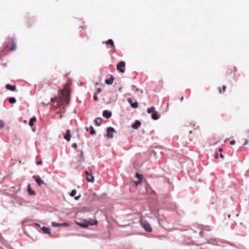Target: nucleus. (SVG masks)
Listing matches in <instances>:
<instances>
[{
	"instance_id": "obj_1",
	"label": "nucleus",
	"mask_w": 249,
	"mask_h": 249,
	"mask_svg": "<svg viewBox=\"0 0 249 249\" xmlns=\"http://www.w3.org/2000/svg\"><path fill=\"white\" fill-rule=\"evenodd\" d=\"M69 96V92L64 90L61 92V97L51 98V100L52 102H56L58 106H61L63 105L64 103H66L67 104H69L70 101Z\"/></svg>"
},
{
	"instance_id": "obj_2",
	"label": "nucleus",
	"mask_w": 249,
	"mask_h": 249,
	"mask_svg": "<svg viewBox=\"0 0 249 249\" xmlns=\"http://www.w3.org/2000/svg\"><path fill=\"white\" fill-rule=\"evenodd\" d=\"M140 224L145 231L149 232H152V228L150 224L146 220L143 219H141Z\"/></svg>"
},
{
	"instance_id": "obj_3",
	"label": "nucleus",
	"mask_w": 249,
	"mask_h": 249,
	"mask_svg": "<svg viewBox=\"0 0 249 249\" xmlns=\"http://www.w3.org/2000/svg\"><path fill=\"white\" fill-rule=\"evenodd\" d=\"M97 224V221L94 220L93 222H88L87 221H85L84 222H78L77 224L82 228H87L89 225L93 226Z\"/></svg>"
},
{
	"instance_id": "obj_4",
	"label": "nucleus",
	"mask_w": 249,
	"mask_h": 249,
	"mask_svg": "<svg viewBox=\"0 0 249 249\" xmlns=\"http://www.w3.org/2000/svg\"><path fill=\"white\" fill-rule=\"evenodd\" d=\"M16 45L15 42V39L12 38L11 43H7L5 46V49H7L9 51H14L16 49Z\"/></svg>"
},
{
	"instance_id": "obj_5",
	"label": "nucleus",
	"mask_w": 249,
	"mask_h": 249,
	"mask_svg": "<svg viewBox=\"0 0 249 249\" xmlns=\"http://www.w3.org/2000/svg\"><path fill=\"white\" fill-rule=\"evenodd\" d=\"M115 129L112 127H109L107 129V136L108 139H112L113 138V133H115Z\"/></svg>"
},
{
	"instance_id": "obj_6",
	"label": "nucleus",
	"mask_w": 249,
	"mask_h": 249,
	"mask_svg": "<svg viewBox=\"0 0 249 249\" xmlns=\"http://www.w3.org/2000/svg\"><path fill=\"white\" fill-rule=\"evenodd\" d=\"M33 178L35 179L36 182L39 186H41L42 185H44L45 186L46 185V183L42 180L39 176H33Z\"/></svg>"
},
{
	"instance_id": "obj_7",
	"label": "nucleus",
	"mask_w": 249,
	"mask_h": 249,
	"mask_svg": "<svg viewBox=\"0 0 249 249\" xmlns=\"http://www.w3.org/2000/svg\"><path fill=\"white\" fill-rule=\"evenodd\" d=\"M78 152L79 153L78 157H77V160L76 163L79 165H80L82 162H83L84 161L85 158L83 156V152L82 151L80 150L78 151Z\"/></svg>"
},
{
	"instance_id": "obj_8",
	"label": "nucleus",
	"mask_w": 249,
	"mask_h": 249,
	"mask_svg": "<svg viewBox=\"0 0 249 249\" xmlns=\"http://www.w3.org/2000/svg\"><path fill=\"white\" fill-rule=\"evenodd\" d=\"M85 174L86 175V179L88 182H93L94 180V178L91 173H90L88 171H85Z\"/></svg>"
},
{
	"instance_id": "obj_9",
	"label": "nucleus",
	"mask_w": 249,
	"mask_h": 249,
	"mask_svg": "<svg viewBox=\"0 0 249 249\" xmlns=\"http://www.w3.org/2000/svg\"><path fill=\"white\" fill-rule=\"evenodd\" d=\"M125 63L124 61H121L119 64L117 65V69L119 71L121 72L124 73V69H121V68L124 67L125 66Z\"/></svg>"
},
{
	"instance_id": "obj_10",
	"label": "nucleus",
	"mask_w": 249,
	"mask_h": 249,
	"mask_svg": "<svg viewBox=\"0 0 249 249\" xmlns=\"http://www.w3.org/2000/svg\"><path fill=\"white\" fill-rule=\"evenodd\" d=\"M127 102L130 104L131 107L132 108H136L138 107V103L137 102H135L134 103L133 102L131 98H129L127 99Z\"/></svg>"
},
{
	"instance_id": "obj_11",
	"label": "nucleus",
	"mask_w": 249,
	"mask_h": 249,
	"mask_svg": "<svg viewBox=\"0 0 249 249\" xmlns=\"http://www.w3.org/2000/svg\"><path fill=\"white\" fill-rule=\"evenodd\" d=\"M111 115V112L107 110H104L103 112V116L107 119H109Z\"/></svg>"
},
{
	"instance_id": "obj_12",
	"label": "nucleus",
	"mask_w": 249,
	"mask_h": 249,
	"mask_svg": "<svg viewBox=\"0 0 249 249\" xmlns=\"http://www.w3.org/2000/svg\"><path fill=\"white\" fill-rule=\"evenodd\" d=\"M64 138L67 141H70L71 138V131L69 129L67 130L66 134L65 135Z\"/></svg>"
},
{
	"instance_id": "obj_13",
	"label": "nucleus",
	"mask_w": 249,
	"mask_h": 249,
	"mask_svg": "<svg viewBox=\"0 0 249 249\" xmlns=\"http://www.w3.org/2000/svg\"><path fill=\"white\" fill-rule=\"evenodd\" d=\"M114 79V77L111 75L110 78L106 79L105 83L107 85H111L113 82Z\"/></svg>"
},
{
	"instance_id": "obj_14",
	"label": "nucleus",
	"mask_w": 249,
	"mask_h": 249,
	"mask_svg": "<svg viewBox=\"0 0 249 249\" xmlns=\"http://www.w3.org/2000/svg\"><path fill=\"white\" fill-rule=\"evenodd\" d=\"M41 230L43 231L46 234H50L51 233V229L50 228H48L45 226H43L41 228Z\"/></svg>"
},
{
	"instance_id": "obj_15",
	"label": "nucleus",
	"mask_w": 249,
	"mask_h": 249,
	"mask_svg": "<svg viewBox=\"0 0 249 249\" xmlns=\"http://www.w3.org/2000/svg\"><path fill=\"white\" fill-rule=\"evenodd\" d=\"M6 88L11 91H15L16 89V85H10L9 84H7L6 85Z\"/></svg>"
},
{
	"instance_id": "obj_16",
	"label": "nucleus",
	"mask_w": 249,
	"mask_h": 249,
	"mask_svg": "<svg viewBox=\"0 0 249 249\" xmlns=\"http://www.w3.org/2000/svg\"><path fill=\"white\" fill-rule=\"evenodd\" d=\"M27 191L29 195L34 196L36 194L35 192L31 189L30 184L28 185Z\"/></svg>"
},
{
	"instance_id": "obj_17",
	"label": "nucleus",
	"mask_w": 249,
	"mask_h": 249,
	"mask_svg": "<svg viewBox=\"0 0 249 249\" xmlns=\"http://www.w3.org/2000/svg\"><path fill=\"white\" fill-rule=\"evenodd\" d=\"M152 119L154 120H157L159 119V117L158 114V112L156 111H155L154 112L152 113L151 115Z\"/></svg>"
},
{
	"instance_id": "obj_18",
	"label": "nucleus",
	"mask_w": 249,
	"mask_h": 249,
	"mask_svg": "<svg viewBox=\"0 0 249 249\" xmlns=\"http://www.w3.org/2000/svg\"><path fill=\"white\" fill-rule=\"evenodd\" d=\"M95 125L97 126H100L102 124V119L101 118H97L94 120Z\"/></svg>"
},
{
	"instance_id": "obj_19",
	"label": "nucleus",
	"mask_w": 249,
	"mask_h": 249,
	"mask_svg": "<svg viewBox=\"0 0 249 249\" xmlns=\"http://www.w3.org/2000/svg\"><path fill=\"white\" fill-rule=\"evenodd\" d=\"M103 43L104 44H108V45H110L112 47H114V42L113 41L112 39H108V40L106 41H103Z\"/></svg>"
},
{
	"instance_id": "obj_20",
	"label": "nucleus",
	"mask_w": 249,
	"mask_h": 249,
	"mask_svg": "<svg viewBox=\"0 0 249 249\" xmlns=\"http://www.w3.org/2000/svg\"><path fill=\"white\" fill-rule=\"evenodd\" d=\"M141 124V122L137 120L135 121V123L132 124V126L134 129H137L140 126Z\"/></svg>"
},
{
	"instance_id": "obj_21",
	"label": "nucleus",
	"mask_w": 249,
	"mask_h": 249,
	"mask_svg": "<svg viewBox=\"0 0 249 249\" xmlns=\"http://www.w3.org/2000/svg\"><path fill=\"white\" fill-rule=\"evenodd\" d=\"M36 121V119L35 117L32 118L29 121V125L32 126L33 125L34 123Z\"/></svg>"
},
{
	"instance_id": "obj_22",
	"label": "nucleus",
	"mask_w": 249,
	"mask_h": 249,
	"mask_svg": "<svg viewBox=\"0 0 249 249\" xmlns=\"http://www.w3.org/2000/svg\"><path fill=\"white\" fill-rule=\"evenodd\" d=\"M155 111V108L154 107H152L150 108H148L147 109V113L150 114V113H152L153 112H154V111Z\"/></svg>"
},
{
	"instance_id": "obj_23",
	"label": "nucleus",
	"mask_w": 249,
	"mask_h": 249,
	"mask_svg": "<svg viewBox=\"0 0 249 249\" xmlns=\"http://www.w3.org/2000/svg\"><path fill=\"white\" fill-rule=\"evenodd\" d=\"M17 100L15 97H10L9 99V102L11 104H14L16 102Z\"/></svg>"
},
{
	"instance_id": "obj_24",
	"label": "nucleus",
	"mask_w": 249,
	"mask_h": 249,
	"mask_svg": "<svg viewBox=\"0 0 249 249\" xmlns=\"http://www.w3.org/2000/svg\"><path fill=\"white\" fill-rule=\"evenodd\" d=\"M89 132L91 135H94L95 134L96 132L92 126H90L89 127Z\"/></svg>"
},
{
	"instance_id": "obj_25",
	"label": "nucleus",
	"mask_w": 249,
	"mask_h": 249,
	"mask_svg": "<svg viewBox=\"0 0 249 249\" xmlns=\"http://www.w3.org/2000/svg\"><path fill=\"white\" fill-rule=\"evenodd\" d=\"M52 225L54 227H58L61 226V224L55 223L54 222H52Z\"/></svg>"
},
{
	"instance_id": "obj_26",
	"label": "nucleus",
	"mask_w": 249,
	"mask_h": 249,
	"mask_svg": "<svg viewBox=\"0 0 249 249\" xmlns=\"http://www.w3.org/2000/svg\"><path fill=\"white\" fill-rule=\"evenodd\" d=\"M76 194V190H72L70 193V196H73L75 195Z\"/></svg>"
},
{
	"instance_id": "obj_27",
	"label": "nucleus",
	"mask_w": 249,
	"mask_h": 249,
	"mask_svg": "<svg viewBox=\"0 0 249 249\" xmlns=\"http://www.w3.org/2000/svg\"><path fill=\"white\" fill-rule=\"evenodd\" d=\"M226 86H223L222 88H220L219 90V91L220 93H221L222 92H224L226 89Z\"/></svg>"
},
{
	"instance_id": "obj_28",
	"label": "nucleus",
	"mask_w": 249,
	"mask_h": 249,
	"mask_svg": "<svg viewBox=\"0 0 249 249\" xmlns=\"http://www.w3.org/2000/svg\"><path fill=\"white\" fill-rule=\"evenodd\" d=\"M132 90H135L136 92H138L140 90V89L138 88H136L135 86H132Z\"/></svg>"
},
{
	"instance_id": "obj_29",
	"label": "nucleus",
	"mask_w": 249,
	"mask_h": 249,
	"mask_svg": "<svg viewBox=\"0 0 249 249\" xmlns=\"http://www.w3.org/2000/svg\"><path fill=\"white\" fill-rule=\"evenodd\" d=\"M4 126V122L2 120H0V129L3 128Z\"/></svg>"
},
{
	"instance_id": "obj_30",
	"label": "nucleus",
	"mask_w": 249,
	"mask_h": 249,
	"mask_svg": "<svg viewBox=\"0 0 249 249\" xmlns=\"http://www.w3.org/2000/svg\"><path fill=\"white\" fill-rule=\"evenodd\" d=\"M136 177L139 179V180H142V177L141 175L138 174V173H136Z\"/></svg>"
},
{
	"instance_id": "obj_31",
	"label": "nucleus",
	"mask_w": 249,
	"mask_h": 249,
	"mask_svg": "<svg viewBox=\"0 0 249 249\" xmlns=\"http://www.w3.org/2000/svg\"><path fill=\"white\" fill-rule=\"evenodd\" d=\"M93 99L94 100L96 101H98V99L96 94H95L93 96Z\"/></svg>"
},
{
	"instance_id": "obj_32",
	"label": "nucleus",
	"mask_w": 249,
	"mask_h": 249,
	"mask_svg": "<svg viewBox=\"0 0 249 249\" xmlns=\"http://www.w3.org/2000/svg\"><path fill=\"white\" fill-rule=\"evenodd\" d=\"M69 225V224L68 223H66V222H65V223H63L61 224V226H64V227H66V226H68Z\"/></svg>"
},
{
	"instance_id": "obj_33",
	"label": "nucleus",
	"mask_w": 249,
	"mask_h": 249,
	"mask_svg": "<svg viewBox=\"0 0 249 249\" xmlns=\"http://www.w3.org/2000/svg\"><path fill=\"white\" fill-rule=\"evenodd\" d=\"M77 144H76V143H73L71 145L72 147L74 148H76V147H77Z\"/></svg>"
},
{
	"instance_id": "obj_34",
	"label": "nucleus",
	"mask_w": 249,
	"mask_h": 249,
	"mask_svg": "<svg viewBox=\"0 0 249 249\" xmlns=\"http://www.w3.org/2000/svg\"><path fill=\"white\" fill-rule=\"evenodd\" d=\"M235 143V141L234 140L231 141L230 142V144L231 145H234Z\"/></svg>"
},
{
	"instance_id": "obj_35",
	"label": "nucleus",
	"mask_w": 249,
	"mask_h": 249,
	"mask_svg": "<svg viewBox=\"0 0 249 249\" xmlns=\"http://www.w3.org/2000/svg\"><path fill=\"white\" fill-rule=\"evenodd\" d=\"M42 163V161L41 160L36 162V163L37 165L41 164Z\"/></svg>"
},
{
	"instance_id": "obj_36",
	"label": "nucleus",
	"mask_w": 249,
	"mask_h": 249,
	"mask_svg": "<svg viewBox=\"0 0 249 249\" xmlns=\"http://www.w3.org/2000/svg\"><path fill=\"white\" fill-rule=\"evenodd\" d=\"M80 197H81V196L79 195L78 196H75L74 197V198H75V200H78L80 198Z\"/></svg>"
},
{
	"instance_id": "obj_37",
	"label": "nucleus",
	"mask_w": 249,
	"mask_h": 249,
	"mask_svg": "<svg viewBox=\"0 0 249 249\" xmlns=\"http://www.w3.org/2000/svg\"><path fill=\"white\" fill-rule=\"evenodd\" d=\"M218 156V153L217 152H215L214 154V157L215 158H217Z\"/></svg>"
},
{
	"instance_id": "obj_38",
	"label": "nucleus",
	"mask_w": 249,
	"mask_h": 249,
	"mask_svg": "<svg viewBox=\"0 0 249 249\" xmlns=\"http://www.w3.org/2000/svg\"><path fill=\"white\" fill-rule=\"evenodd\" d=\"M141 181V180H139V181L135 182V183L136 185H138L140 184Z\"/></svg>"
},
{
	"instance_id": "obj_39",
	"label": "nucleus",
	"mask_w": 249,
	"mask_h": 249,
	"mask_svg": "<svg viewBox=\"0 0 249 249\" xmlns=\"http://www.w3.org/2000/svg\"><path fill=\"white\" fill-rule=\"evenodd\" d=\"M101 91H102V89H101V88H98V89H97V92H98V93H100V92H101Z\"/></svg>"
},
{
	"instance_id": "obj_40",
	"label": "nucleus",
	"mask_w": 249,
	"mask_h": 249,
	"mask_svg": "<svg viewBox=\"0 0 249 249\" xmlns=\"http://www.w3.org/2000/svg\"><path fill=\"white\" fill-rule=\"evenodd\" d=\"M220 157L222 159H223L224 158V156L222 154L220 153Z\"/></svg>"
},
{
	"instance_id": "obj_41",
	"label": "nucleus",
	"mask_w": 249,
	"mask_h": 249,
	"mask_svg": "<svg viewBox=\"0 0 249 249\" xmlns=\"http://www.w3.org/2000/svg\"><path fill=\"white\" fill-rule=\"evenodd\" d=\"M85 129H86L87 131H89V128L88 127H86Z\"/></svg>"
},
{
	"instance_id": "obj_42",
	"label": "nucleus",
	"mask_w": 249,
	"mask_h": 249,
	"mask_svg": "<svg viewBox=\"0 0 249 249\" xmlns=\"http://www.w3.org/2000/svg\"><path fill=\"white\" fill-rule=\"evenodd\" d=\"M219 151L220 152H221L222 151V148H220L219 149Z\"/></svg>"
},
{
	"instance_id": "obj_43",
	"label": "nucleus",
	"mask_w": 249,
	"mask_h": 249,
	"mask_svg": "<svg viewBox=\"0 0 249 249\" xmlns=\"http://www.w3.org/2000/svg\"><path fill=\"white\" fill-rule=\"evenodd\" d=\"M183 98H183V96L181 97V98H180V100H181V101H183Z\"/></svg>"
},
{
	"instance_id": "obj_44",
	"label": "nucleus",
	"mask_w": 249,
	"mask_h": 249,
	"mask_svg": "<svg viewBox=\"0 0 249 249\" xmlns=\"http://www.w3.org/2000/svg\"><path fill=\"white\" fill-rule=\"evenodd\" d=\"M247 144V142H245L243 144V145H245Z\"/></svg>"
},
{
	"instance_id": "obj_45",
	"label": "nucleus",
	"mask_w": 249,
	"mask_h": 249,
	"mask_svg": "<svg viewBox=\"0 0 249 249\" xmlns=\"http://www.w3.org/2000/svg\"><path fill=\"white\" fill-rule=\"evenodd\" d=\"M36 226H38V227H40V225H39V224H36Z\"/></svg>"
}]
</instances>
